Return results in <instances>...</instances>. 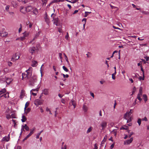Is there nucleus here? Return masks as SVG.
<instances>
[{"instance_id": "nucleus-1", "label": "nucleus", "mask_w": 149, "mask_h": 149, "mask_svg": "<svg viewBox=\"0 0 149 149\" xmlns=\"http://www.w3.org/2000/svg\"><path fill=\"white\" fill-rule=\"evenodd\" d=\"M32 68L30 67L24 73L22 74V79H29V85L30 86H34L38 84L37 77L35 75L31 76Z\"/></svg>"}, {"instance_id": "nucleus-2", "label": "nucleus", "mask_w": 149, "mask_h": 149, "mask_svg": "<svg viewBox=\"0 0 149 149\" xmlns=\"http://www.w3.org/2000/svg\"><path fill=\"white\" fill-rule=\"evenodd\" d=\"M133 112V110L132 109H130L129 111H127L124 115V117L125 119L127 120L128 118L130 117L131 114Z\"/></svg>"}, {"instance_id": "nucleus-3", "label": "nucleus", "mask_w": 149, "mask_h": 149, "mask_svg": "<svg viewBox=\"0 0 149 149\" xmlns=\"http://www.w3.org/2000/svg\"><path fill=\"white\" fill-rule=\"evenodd\" d=\"M19 54L18 53H16L13 55L12 57L11 61H14L15 60L19 59Z\"/></svg>"}, {"instance_id": "nucleus-4", "label": "nucleus", "mask_w": 149, "mask_h": 149, "mask_svg": "<svg viewBox=\"0 0 149 149\" xmlns=\"http://www.w3.org/2000/svg\"><path fill=\"white\" fill-rule=\"evenodd\" d=\"M107 123L105 121H103L102 122L101 124V125L103 129L107 127Z\"/></svg>"}, {"instance_id": "nucleus-5", "label": "nucleus", "mask_w": 149, "mask_h": 149, "mask_svg": "<svg viewBox=\"0 0 149 149\" xmlns=\"http://www.w3.org/2000/svg\"><path fill=\"white\" fill-rule=\"evenodd\" d=\"M107 135H105L103 139V140L102 141L101 144V146H103L105 142L106 141L107 139Z\"/></svg>"}, {"instance_id": "nucleus-6", "label": "nucleus", "mask_w": 149, "mask_h": 149, "mask_svg": "<svg viewBox=\"0 0 149 149\" xmlns=\"http://www.w3.org/2000/svg\"><path fill=\"white\" fill-rule=\"evenodd\" d=\"M25 8L27 12H29L33 9V7L31 6H29Z\"/></svg>"}, {"instance_id": "nucleus-7", "label": "nucleus", "mask_w": 149, "mask_h": 149, "mask_svg": "<svg viewBox=\"0 0 149 149\" xmlns=\"http://www.w3.org/2000/svg\"><path fill=\"white\" fill-rule=\"evenodd\" d=\"M49 91L48 89L45 88L42 91V93L45 95H48L49 93Z\"/></svg>"}, {"instance_id": "nucleus-8", "label": "nucleus", "mask_w": 149, "mask_h": 149, "mask_svg": "<svg viewBox=\"0 0 149 149\" xmlns=\"http://www.w3.org/2000/svg\"><path fill=\"white\" fill-rule=\"evenodd\" d=\"M70 105H73L74 106V108H75L76 107V104L74 100H72L69 103Z\"/></svg>"}, {"instance_id": "nucleus-9", "label": "nucleus", "mask_w": 149, "mask_h": 149, "mask_svg": "<svg viewBox=\"0 0 149 149\" xmlns=\"http://www.w3.org/2000/svg\"><path fill=\"white\" fill-rule=\"evenodd\" d=\"M8 35V33L7 32H2L0 33V36L2 37H6Z\"/></svg>"}, {"instance_id": "nucleus-10", "label": "nucleus", "mask_w": 149, "mask_h": 149, "mask_svg": "<svg viewBox=\"0 0 149 149\" xmlns=\"http://www.w3.org/2000/svg\"><path fill=\"white\" fill-rule=\"evenodd\" d=\"M25 94V91L24 90H22L20 93V99H22V98L24 97V96Z\"/></svg>"}, {"instance_id": "nucleus-11", "label": "nucleus", "mask_w": 149, "mask_h": 149, "mask_svg": "<svg viewBox=\"0 0 149 149\" xmlns=\"http://www.w3.org/2000/svg\"><path fill=\"white\" fill-rule=\"evenodd\" d=\"M35 50L36 48L35 47H32L30 48L29 51V52L32 54L35 52Z\"/></svg>"}, {"instance_id": "nucleus-12", "label": "nucleus", "mask_w": 149, "mask_h": 149, "mask_svg": "<svg viewBox=\"0 0 149 149\" xmlns=\"http://www.w3.org/2000/svg\"><path fill=\"white\" fill-rule=\"evenodd\" d=\"M53 19L54 21V24H55L56 26H58V17H53Z\"/></svg>"}, {"instance_id": "nucleus-13", "label": "nucleus", "mask_w": 149, "mask_h": 149, "mask_svg": "<svg viewBox=\"0 0 149 149\" xmlns=\"http://www.w3.org/2000/svg\"><path fill=\"white\" fill-rule=\"evenodd\" d=\"M34 103L36 105L41 104V102L40 100L38 99L34 101Z\"/></svg>"}, {"instance_id": "nucleus-14", "label": "nucleus", "mask_w": 149, "mask_h": 149, "mask_svg": "<svg viewBox=\"0 0 149 149\" xmlns=\"http://www.w3.org/2000/svg\"><path fill=\"white\" fill-rule=\"evenodd\" d=\"M133 140V138L131 137L130 139L127 140L126 142L127 144H129L132 142Z\"/></svg>"}, {"instance_id": "nucleus-15", "label": "nucleus", "mask_w": 149, "mask_h": 149, "mask_svg": "<svg viewBox=\"0 0 149 149\" xmlns=\"http://www.w3.org/2000/svg\"><path fill=\"white\" fill-rule=\"evenodd\" d=\"M12 79L11 78H7L6 79V82L8 84H9L12 81Z\"/></svg>"}, {"instance_id": "nucleus-16", "label": "nucleus", "mask_w": 149, "mask_h": 149, "mask_svg": "<svg viewBox=\"0 0 149 149\" xmlns=\"http://www.w3.org/2000/svg\"><path fill=\"white\" fill-rule=\"evenodd\" d=\"M83 109L84 112H86L88 110V107L85 104H84L83 106Z\"/></svg>"}, {"instance_id": "nucleus-17", "label": "nucleus", "mask_w": 149, "mask_h": 149, "mask_svg": "<svg viewBox=\"0 0 149 149\" xmlns=\"http://www.w3.org/2000/svg\"><path fill=\"white\" fill-rule=\"evenodd\" d=\"M23 127H24V129L27 131H29V127L26 124H25L24 125H23Z\"/></svg>"}, {"instance_id": "nucleus-18", "label": "nucleus", "mask_w": 149, "mask_h": 149, "mask_svg": "<svg viewBox=\"0 0 149 149\" xmlns=\"http://www.w3.org/2000/svg\"><path fill=\"white\" fill-rule=\"evenodd\" d=\"M35 129L36 128L35 127H33L30 129V132L29 133L31 135L34 133V131L35 130Z\"/></svg>"}, {"instance_id": "nucleus-19", "label": "nucleus", "mask_w": 149, "mask_h": 149, "mask_svg": "<svg viewBox=\"0 0 149 149\" xmlns=\"http://www.w3.org/2000/svg\"><path fill=\"white\" fill-rule=\"evenodd\" d=\"M20 11L23 13H25L26 12V8L25 7L22 8L20 9Z\"/></svg>"}, {"instance_id": "nucleus-20", "label": "nucleus", "mask_w": 149, "mask_h": 149, "mask_svg": "<svg viewBox=\"0 0 149 149\" xmlns=\"http://www.w3.org/2000/svg\"><path fill=\"white\" fill-rule=\"evenodd\" d=\"M6 79L7 78L6 77H2L1 76L0 77V81H6Z\"/></svg>"}, {"instance_id": "nucleus-21", "label": "nucleus", "mask_w": 149, "mask_h": 149, "mask_svg": "<svg viewBox=\"0 0 149 149\" xmlns=\"http://www.w3.org/2000/svg\"><path fill=\"white\" fill-rule=\"evenodd\" d=\"M37 63V62L36 61H32V66L33 67H35Z\"/></svg>"}, {"instance_id": "nucleus-22", "label": "nucleus", "mask_w": 149, "mask_h": 149, "mask_svg": "<svg viewBox=\"0 0 149 149\" xmlns=\"http://www.w3.org/2000/svg\"><path fill=\"white\" fill-rule=\"evenodd\" d=\"M6 92V90L5 88L2 89L0 91V95L5 93Z\"/></svg>"}, {"instance_id": "nucleus-23", "label": "nucleus", "mask_w": 149, "mask_h": 149, "mask_svg": "<svg viewBox=\"0 0 149 149\" xmlns=\"http://www.w3.org/2000/svg\"><path fill=\"white\" fill-rule=\"evenodd\" d=\"M23 36L26 38V37H27L29 35L28 32L25 31L24 33H23Z\"/></svg>"}, {"instance_id": "nucleus-24", "label": "nucleus", "mask_w": 149, "mask_h": 149, "mask_svg": "<svg viewBox=\"0 0 149 149\" xmlns=\"http://www.w3.org/2000/svg\"><path fill=\"white\" fill-rule=\"evenodd\" d=\"M22 119L21 120L22 122H24L26 121L27 119L26 117L24 115H23L22 117Z\"/></svg>"}, {"instance_id": "nucleus-25", "label": "nucleus", "mask_w": 149, "mask_h": 149, "mask_svg": "<svg viewBox=\"0 0 149 149\" xmlns=\"http://www.w3.org/2000/svg\"><path fill=\"white\" fill-rule=\"evenodd\" d=\"M143 100L145 102H146L147 100V96L146 94L143 95Z\"/></svg>"}, {"instance_id": "nucleus-26", "label": "nucleus", "mask_w": 149, "mask_h": 149, "mask_svg": "<svg viewBox=\"0 0 149 149\" xmlns=\"http://www.w3.org/2000/svg\"><path fill=\"white\" fill-rule=\"evenodd\" d=\"M33 12L34 14L36 15L38 13V10L36 8H35L33 10Z\"/></svg>"}, {"instance_id": "nucleus-27", "label": "nucleus", "mask_w": 149, "mask_h": 149, "mask_svg": "<svg viewBox=\"0 0 149 149\" xmlns=\"http://www.w3.org/2000/svg\"><path fill=\"white\" fill-rule=\"evenodd\" d=\"M142 87H140L139 88V93L138 94L140 95H142Z\"/></svg>"}, {"instance_id": "nucleus-28", "label": "nucleus", "mask_w": 149, "mask_h": 149, "mask_svg": "<svg viewBox=\"0 0 149 149\" xmlns=\"http://www.w3.org/2000/svg\"><path fill=\"white\" fill-rule=\"evenodd\" d=\"M141 70L143 72V78L142 79L143 80H144V77H145V76H144V70H143V68L142 66V65H141Z\"/></svg>"}, {"instance_id": "nucleus-29", "label": "nucleus", "mask_w": 149, "mask_h": 149, "mask_svg": "<svg viewBox=\"0 0 149 149\" xmlns=\"http://www.w3.org/2000/svg\"><path fill=\"white\" fill-rule=\"evenodd\" d=\"M116 72H114L112 74V79L114 80L115 79H116L115 75H116Z\"/></svg>"}, {"instance_id": "nucleus-30", "label": "nucleus", "mask_w": 149, "mask_h": 149, "mask_svg": "<svg viewBox=\"0 0 149 149\" xmlns=\"http://www.w3.org/2000/svg\"><path fill=\"white\" fill-rule=\"evenodd\" d=\"M111 133L114 134V135L116 136L117 134V130L116 129L113 130L111 131Z\"/></svg>"}, {"instance_id": "nucleus-31", "label": "nucleus", "mask_w": 149, "mask_h": 149, "mask_svg": "<svg viewBox=\"0 0 149 149\" xmlns=\"http://www.w3.org/2000/svg\"><path fill=\"white\" fill-rule=\"evenodd\" d=\"M3 96L5 98H7L9 97L8 94H7V93H6L3 94L0 96V97H1Z\"/></svg>"}, {"instance_id": "nucleus-32", "label": "nucleus", "mask_w": 149, "mask_h": 149, "mask_svg": "<svg viewBox=\"0 0 149 149\" xmlns=\"http://www.w3.org/2000/svg\"><path fill=\"white\" fill-rule=\"evenodd\" d=\"M43 130H42L39 133H38L37 134V135L36 136V139H38L39 137V136L40 134L43 132Z\"/></svg>"}, {"instance_id": "nucleus-33", "label": "nucleus", "mask_w": 149, "mask_h": 149, "mask_svg": "<svg viewBox=\"0 0 149 149\" xmlns=\"http://www.w3.org/2000/svg\"><path fill=\"white\" fill-rule=\"evenodd\" d=\"M3 140L8 141L9 140V137H5L3 138Z\"/></svg>"}, {"instance_id": "nucleus-34", "label": "nucleus", "mask_w": 149, "mask_h": 149, "mask_svg": "<svg viewBox=\"0 0 149 149\" xmlns=\"http://www.w3.org/2000/svg\"><path fill=\"white\" fill-rule=\"evenodd\" d=\"M31 135L30 134H28L23 139V141H24L25 140H26Z\"/></svg>"}, {"instance_id": "nucleus-35", "label": "nucleus", "mask_w": 149, "mask_h": 149, "mask_svg": "<svg viewBox=\"0 0 149 149\" xmlns=\"http://www.w3.org/2000/svg\"><path fill=\"white\" fill-rule=\"evenodd\" d=\"M31 135L30 134H28L23 139V141H24L25 140H26Z\"/></svg>"}, {"instance_id": "nucleus-36", "label": "nucleus", "mask_w": 149, "mask_h": 149, "mask_svg": "<svg viewBox=\"0 0 149 149\" xmlns=\"http://www.w3.org/2000/svg\"><path fill=\"white\" fill-rule=\"evenodd\" d=\"M92 127H90L87 130L86 133H88L89 132H90L92 130Z\"/></svg>"}, {"instance_id": "nucleus-37", "label": "nucleus", "mask_w": 149, "mask_h": 149, "mask_svg": "<svg viewBox=\"0 0 149 149\" xmlns=\"http://www.w3.org/2000/svg\"><path fill=\"white\" fill-rule=\"evenodd\" d=\"M10 116H11V118H16V115L14 113H13Z\"/></svg>"}, {"instance_id": "nucleus-38", "label": "nucleus", "mask_w": 149, "mask_h": 149, "mask_svg": "<svg viewBox=\"0 0 149 149\" xmlns=\"http://www.w3.org/2000/svg\"><path fill=\"white\" fill-rule=\"evenodd\" d=\"M31 110V109L29 108H27L26 110L25 111V113L27 114Z\"/></svg>"}, {"instance_id": "nucleus-39", "label": "nucleus", "mask_w": 149, "mask_h": 149, "mask_svg": "<svg viewBox=\"0 0 149 149\" xmlns=\"http://www.w3.org/2000/svg\"><path fill=\"white\" fill-rule=\"evenodd\" d=\"M20 28L19 29L18 32L19 33H20L22 31V25L21 24H20Z\"/></svg>"}, {"instance_id": "nucleus-40", "label": "nucleus", "mask_w": 149, "mask_h": 149, "mask_svg": "<svg viewBox=\"0 0 149 149\" xmlns=\"http://www.w3.org/2000/svg\"><path fill=\"white\" fill-rule=\"evenodd\" d=\"M63 68L65 71L66 72H68V70L65 66H63Z\"/></svg>"}, {"instance_id": "nucleus-41", "label": "nucleus", "mask_w": 149, "mask_h": 149, "mask_svg": "<svg viewBox=\"0 0 149 149\" xmlns=\"http://www.w3.org/2000/svg\"><path fill=\"white\" fill-rule=\"evenodd\" d=\"M137 123H138L139 125H140L141 124V118H139L138 119Z\"/></svg>"}, {"instance_id": "nucleus-42", "label": "nucleus", "mask_w": 149, "mask_h": 149, "mask_svg": "<svg viewBox=\"0 0 149 149\" xmlns=\"http://www.w3.org/2000/svg\"><path fill=\"white\" fill-rule=\"evenodd\" d=\"M142 95H140V94H138L137 97V98L140 101L141 100V98Z\"/></svg>"}, {"instance_id": "nucleus-43", "label": "nucleus", "mask_w": 149, "mask_h": 149, "mask_svg": "<svg viewBox=\"0 0 149 149\" xmlns=\"http://www.w3.org/2000/svg\"><path fill=\"white\" fill-rule=\"evenodd\" d=\"M129 134H128V136L129 137V138H130L131 136L133 134V133L131 132H128Z\"/></svg>"}, {"instance_id": "nucleus-44", "label": "nucleus", "mask_w": 149, "mask_h": 149, "mask_svg": "<svg viewBox=\"0 0 149 149\" xmlns=\"http://www.w3.org/2000/svg\"><path fill=\"white\" fill-rule=\"evenodd\" d=\"M45 21L47 24L49 23V19L47 17H45Z\"/></svg>"}, {"instance_id": "nucleus-45", "label": "nucleus", "mask_w": 149, "mask_h": 149, "mask_svg": "<svg viewBox=\"0 0 149 149\" xmlns=\"http://www.w3.org/2000/svg\"><path fill=\"white\" fill-rule=\"evenodd\" d=\"M61 75H63L64 78H68L69 77V75L68 74H62Z\"/></svg>"}, {"instance_id": "nucleus-46", "label": "nucleus", "mask_w": 149, "mask_h": 149, "mask_svg": "<svg viewBox=\"0 0 149 149\" xmlns=\"http://www.w3.org/2000/svg\"><path fill=\"white\" fill-rule=\"evenodd\" d=\"M64 55L65 56V59L66 61L68 63H69V61L68 60V58L66 56V54H65V53H64Z\"/></svg>"}, {"instance_id": "nucleus-47", "label": "nucleus", "mask_w": 149, "mask_h": 149, "mask_svg": "<svg viewBox=\"0 0 149 149\" xmlns=\"http://www.w3.org/2000/svg\"><path fill=\"white\" fill-rule=\"evenodd\" d=\"M10 6L9 5L7 6L5 8V10L7 12L9 11V8Z\"/></svg>"}, {"instance_id": "nucleus-48", "label": "nucleus", "mask_w": 149, "mask_h": 149, "mask_svg": "<svg viewBox=\"0 0 149 149\" xmlns=\"http://www.w3.org/2000/svg\"><path fill=\"white\" fill-rule=\"evenodd\" d=\"M38 90V88H37L36 89H32L31 91V93L32 92V91H36V92H37Z\"/></svg>"}, {"instance_id": "nucleus-49", "label": "nucleus", "mask_w": 149, "mask_h": 149, "mask_svg": "<svg viewBox=\"0 0 149 149\" xmlns=\"http://www.w3.org/2000/svg\"><path fill=\"white\" fill-rule=\"evenodd\" d=\"M128 119H127V123H129L130 122H131L132 121V117H130Z\"/></svg>"}, {"instance_id": "nucleus-50", "label": "nucleus", "mask_w": 149, "mask_h": 149, "mask_svg": "<svg viewBox=\"0 0 149 149\" xmlns=\"http://www.w3.org/2000/svg\"><path fill=\"white\" fill-rule=\"evenodd\" d=\"M19 39H20V40L21 41H23L26 39L23 36L22 37H21L20 38H19Z\"/></svg>"}, {"instance_id": "nucleus-51", "label": "nucleus", "mask_w": 149, "mask_h": 149, "mask_svg": "<svg viewBox=\"0 0 149 149\" xmlns=\"http://www.w3.org/2000/svg\"><path fill=\"white\" fill-rule=\"evenodd\" d=\"M19 1H22L24 3H26L27 2L26 0H18Z\"/></svg>"}, {"instance_id": "nucleus-52", "label": "nucleus", "mask_w": 149, "mask_h": 149, "mask_svg": "<svg viewBox=\"0 0 149 149\" xmlns=\"http://www.w3.org/2000/svg\"><path fill=\"white\" fill-rule=\"evenodd\" d=\"M8 69L7 68H5L3 70L4 72L5 73H7V72L8 71Z\"/></svg>"}, {"instance_id": "nucleus-53", "label": "nucleus", "mask_w": 149, "mask_h": 149, "mask_svg": "<svg viewBox=\"0 0 149 149\" xmlns=\"http://www.w3.org/2000/svg\"><path fill=\"white\" fill-rule=\"evenodd\" d=\"M61 101L62 103L64 104H65V100L63 99V98L61 99Z\"/></svg>"}, {"instance_id": "nucleus-54", "label": "nucleus", "mask_w": 149, "mask_h": 149, "mask_svg": "<svg viewBox=\"0 0 149 149\" xmlns=\"http://www.w3.org/2000/svg\"><path fill=\"white\" fill-rule=\"evenodd\" d=\"M98 149V147H97V143H95L94 145V147L93 148V149Z\"/></svg>"}, {"instance_id": "nucleus-55", "label": "nucleus", "mask_w": 149, "mask_h": 149, "mask_svg": "<svg viewBox=\"0 0 149 149\" xmlns=\"http://www.w3.org/2000/svg\"><path fill=\"white\" fill-rule=\"evenodd\" d=\"M142 120L143 121H148V119L146 117H145L144 118H143L142 119Z\"/></svg>"}, {"instance_id": "nucleus-56", "label": "nucleus", "mask_w": 149, "mask_h": 149, "mask_svg": "<svg viewBox=\"0 0 149 149\" xmlns=\"http://www.w3.org/2000/svg\"><path fill=\"white\" fill-rule=\"evenodd\" d=\"M60 0H54L52 1V3H57L58 2H59Z\"/></svg>"}, {"instance_id": "nucleus-57", "label": "nucleus", "mask_w": 149, "mask_h": 149, "mask_svg": "<svg viewBox=\"0 0 149 149\" xmlns=\"http://www.w3.org/2000/svg\"><path fill=\"white\" fill-rule=\"evenodd\" d=\"M24 128L23 127V125H22V128H21V134H22V133L24 131Z\"/></svg>"}, {"instance_id": "nucleus-58", "label": "nucleus", "mask_w": 149, "mask_h": 149, "mask_svg": "<svg viewBox=\"0 0 149 149\" xmlns=\"http://www.w3.org/2000/svg\"><path fill=\"white\" fill-rule=\"evenodd\" d=\"M69 38V34L68 33H67V34L65 36V38L67 40Z\"/></svg>"}, {"instance_id": "nucleus-59", "label": "nucleus", "mask_w": 149, "mask_h": 149, "mask_svg": "<svg viewBox=\"0 0 149 149\" xmlns=\"http://www.w3.org/2000/svg\"><path fill=\"white\" fill-rule=\"evenodd\" d=\"M6 118L7 119H9L11 118L9 114H8L6 115Z\"/></svg>"}, {"instance_id": "nucleus-60", "label": "nucleus", "mask_w": 149, "mask_h": 149, "mask_svg": "<svg viewBox=\"0 0 149 149\" xmlns=\"http://www.w3.org/2000/svg\"><path fill=\"white\" fill-rule=\"evenodd\" d=\"M29 103L28 102H27L25 104V106L26 107H27L29 105Z\"/></svg>"}, {"instance_id": "nucleus-61", "label": "nucleus", "mask_w": 149, "mask_h": 149, "mask_svg": "<svg viewBox=\"0 0 149 149\" xmlns=\"http://www.w3.org/2000/svg\"><path fill=\"white\" fill-rule=\"evenodd\" d=\"M62 53H59V57H60V58L61 59H62Z\"/></svg>"}, {"instance_id": "nucleus-62", "label": "nucleus", "mask_w": 149, "mask_h": 149, "mask_svg": "<svg viewBox=\"0 0 149 149\" xmlns=\"http://www.w3.org/2000/svg\"><path fill=\"white\" fill-rule=\"evenodd\" d=\"M61 148L62 149H66V145H65L64 146V147H63V146H62Z\"/></svg>"}, {"instance_id": "nucleus-63", "label": "nucleus", "mask_w": 149, "mask_h": 149, "mask_svg": "<svg viewBox=\"0 0 149 149\" xmlns=\"http://www.w3.org/2000/svg\"><path fill=\"white\" fill-rule=\"evenodd\" d=\"M77 2V0H72L71 3H74Z\"/></svg>"}, {"instance_id": "nucleus-64", "label": "nucleus", "mask_w": 149, "mask_h": 149, "mask_svg": "<svg viewBox=\"0 0 149 149\" xmlns=\"http://www.w3.org/2000/svg\"><path fill=\"white\" fill-rule=\"evenodd\" d=\"M29 28H31L32 26V25H33V23L31 22L29 24Z\"/></svg>"}]
</instances>
